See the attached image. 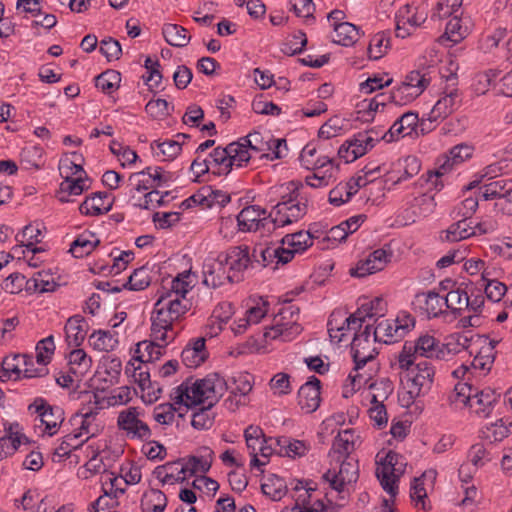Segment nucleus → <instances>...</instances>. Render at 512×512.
I'll use <instances>...</instances> for the list:
<instances>
[{
  "mask_svg": "<svg viewBox=\"0 0 512 512\" xmlns=\"http://www.w3.org/2000/svg\"><path fill=\"white\" fill-rule=\"evenodd\" d=\"M320 239V235L318 234V230L314 231H299L293 234H287L282 238V244L284 250H288L292 254V258L296 253H302L307 248L312 246L313 240Z\"/></svg>",
  "mask_w": 512,
  "mask_h": 512,
  "instance_id": "obj_35",
  "label": "nucleus"
},
{
  "mask_svg": "<svg viewBox=\"0 0 512 512\" xmlns=\"http://www.w3.org/2000/svg\"><path fill=\"white\" fill-rule=\"evenodd\" d=\"M294 507L304 512H331L330 508L324 505L321 499V493L304 482H299L295 486Z\"/></svg>",
  "mask_w": 512,
  "mask_h": 512,
  "instance_id": "obj_24",
  "label": "nucleus"
},
{
  "mask_svg": "<svg viewBox=\"0 0 512 512\" xmlns=\"http://www.w3.org/2000/svg\"><path fill=\"white\" fill-rule=\"evenodd\" d=\"M212 456L213 452L209 448H204L202 455L190 457L181 467L180 472L183 473V477L178 479L184 480L187 474L196 475L207 472L211 467Z\"/></svg>",
  "mask_w": 512,
  "mask_h": 512,
  "instance_id": "obj_42",
  "label": "nucleus"
},
{
  "mask_svg": "<svg viewBox=\"0 0 512 512\" xmlns=\"http://www.w3.org/2000/svg\"><path fill=\"white\" fill-rule=\"evenodd\" d=\"M113 205V200L105 192L92 193L87 196L79 206V212L85 216H99L108 213Z\"/></svg>",
  "mask_w": 512,
  "mask_h": 512,
  "instance_id": "obj_30",
  "label": "nucleus"
},
{
  "mask_svg": "<svg viewBox=\"0 0 512 512\" xmlns=\"http://www.w3.org/2000/svg\"><path fill=\"white\" fill-rule=\"evenodd\" d=\"M475 235H477L475 228H472L465 220H459L442 231L440 239L445 242H457Z\"/></svg>",
  "mask_w": 512,
  "mask_h": 512,
  "instance_id": "obj_49",
  "label": "nucleus"
},
{
  "mask_svg": "<svg viewBox=\"0 0 512 512\" xmlns=\"http://www.w3.org/2000/svg\"><path fill=\"white\" fill-rule=\"evenodd\" d=\"M418 122L417 113L412 111L406 112L393 123L390 129L382 136V139L389 143L411 136L416 130Z\"/></svg>",
  "mask_w": 512,
  "mask_h": 512,
  "instance_id": "obj_26",
  "label": "nucleus"
},
{
  "mask_svg": "<svg viewBox=\"0 0 512 512\" xmlns=\"http://www.w3.org/2000/svg\"><path fill=\"white\" fill-rule=\"evenodd\" d=\"M414 304L428 318L438 317L447 313L444 310V298L434 291L422 292L416 295Z\"/></svg>",
  "mask_w": 512,
  "mask_h": 512,
  "instance_id": "obj_34",
  "label": "nucleus"
},
{
  "mask_svg": "<svg viewBox=\"0 0 512 512\" xmlns=\"http://www.w3.org/2000/svg\"><path fill=\"white\" fill-rule=\"evenodd\" d=\"M91 188L89 177H76L72 179H63L60 183L57 197L60 202L68 203L72 201L73 196H79Z\"/></svg>",
  "mask_w": 512,
  "mask_h": 512,
  "instance_id": "obj_37",
  "label": "nucleus"
},
{
  "mask_svg": "<svg viewBox=\"0 0 512 512\" xmlns=\"http://www.w3.org/2000/svg\"><path fill=\"white\" fill-rule=\"evenodd\" d=\"M299 311L293 305H288L274 316L272 324L266 328L263 337L266 341L281 340L290 341L298 335L302 328L298 323Z\"/></svg>",
  "mask_w": 512,
  "mask_h": 512,
  "instance_id": "obj_8",
  "label": "nucleus"
},
{
  "mask_svg": "<svg viewBox=\"0 0 512 512\" xmlns=\"http://www.w3.org/2000/svg\"><path fill=\"white\" fill-rule=\"evenodd\" d=\"M70 371L77 377H82L91 369L92 359L83 349H74L68 355Z\"/></svg>",
  "mask_w": 512,
  "mask_h": 512,
  "instance_id": "obj_60",
  "label": "nucleus"
},
{
  "mask_svg": "<svg viewBox=\"0 0 512 512\" xmlns=\"http://www.w3.org/2000/svg\"><path fill=\"white\" fill-rule=\"evenodd\" d=\"M391 367L406 379L407 391L401 398L403 405L409 406L418 397L427 395L434 384L435 366L428 360L411 361L409 367L401 366L400 358L394 357Z\"/></svg>",
  "mask_w": 512,
  "mask_h": 512,
  "instance_id": "obj_3",
  "label": "nucleus"
},
{
  "mask_svg": "<svg viewBox=\"0 0 512 512\" xmlns=\"http://www.w3.org/2000/svg\"><path fill=\"white\" fill-rule=\"evenodd\" d=\"M332 39L342 46H351L359 39L358 28L351 23L336 24Z\"/></svg>",
  "mask_w": 512,
  "mask_h": 512,
  "instance_id": "obj_61",
  "label": "nucleus"
},
{
  "mask_svg": "<svg viewBox=\"0 0 512 512\" xmlns=\"http://www.w3.org/2000/svg\"><path fill=\"white\" fill-rule=\"evenodd\" d=\"M460 98L456 88L444 91L432 107L428 120L436 122L448 117L459 105Z\"/></svg>",
  "mask_w": 512,
  "mask_h": 512,
  "instance_id": "obj_28",
  "label": "nucleus"
},
{
  "mask_svg": "<svg viewBox=\"0 0 512 512\" xmlns=\"http://www.w3.org/2000/svg\"><path fill=\"white\" fill-rule=\"evenodd\" d=\"M191 200L201 204L204 207H212L214 205L222 207L230 201V196L221 190H213L207 187L203 188L199 193L193 195Z\"/></svg>",
  "mask_w": 512,
  "mask_h": 512,
  "instance_id": "obj_51",
  "label": "nucleus"
},
{
  "mask_svg": "<svg viewBox=\"0 0 512 512\" xmlns=\"http://www.w3.org/2000/svg\"><path fill=\"white\" fill-rule=\"evenodd\" d=\"M142 410L138 407H128L119 411L117 416V428L128 439L148 440L152 432L148 424L142 419Z\"/></svg>",
  "mask_w": 512,
  "mask_h": 512,
  "instance_id": "obj_14",
  "label": "nucleus"
},
{
  "mask_svg": "<svg viewBox=\"0 0 512 512\" xmlns=\"http://www.w3.org/2000/svg\"><path fill=\"white\" fill-rule=\"evenodd\" d=\"M81 156L77 153L63 156L59 161V172L63 179L88 177L81 163Z\"/></svg>",
  "mask_w": 512,
  "mask_h": 512,
  "instance_id": "obj_47",
  "label": "nucleus"
},
{
  "mask_svg": "<svg viewBox=\"0 0 512 512\" xmlns=\"http://www.w3.org/2000/svg\"><path fill=\"white\" fill-rule=\"evenodd\" d=\"M84 443L70 430L58 443L53 453V461L60 462Z\"/></svg>",
  "mask_w": 512,
  "mask_h": 512,
  "instance_id": "obj_64",
  "label": "nucleus"
},
{
  "mask_svg": "<svg viewBox=\"0 0 512 512\" xmlns=\"http://www.w3.org/2000/svg\"><path fill=\"white\" fill-rule=\"evenodd\" d=\"M446 20L444 34L441 37L442 41L446 40L452 44H457L470 33L471 22L468 16L463 14L462 16H453Z\"/></svg>",
  "mask_w": 512,
  "mask_h": 512,
  "instance_id": "obj_31",
  "label": "nucleus"
},
{
  "mask_svg": "<svg viewBox=\"0 0 512 512\" xmlns=\"http://www.w3.org/2000/svg\"><path fill=\"white\" fill-rule=\"evenodd\" d=\"M240 232H259L262 237L273 231V221L265 209L251 205L243 208L236 217Z\"/></svg>",
  "mask_w": 512,
  "mask_h": 512,
  "instance_id": "obj_15",
  "label": "nucleus"
},
{
  "mask_svg": "<svg viewBox=\"0 0 512 512\" xmlns=\"http://www.w3.org/2000/svg\"><path fill=\"white\" fill-rule=\"evenodd\" d=\"M427 13L418 7L405 5L396 15V35L406 38L425 22Z\"/></svg>",
  "mask_w": 512,
  "mask_h": 512,
  "instance_id": "obj_23",
  "label": "nucleus"
},
{
  "mask_svg": "<svg viewBox=\"0 0 512 512\" xmlns=\"http://www.w3.org/2000/svg\"><path fill=\"white\" fill-rule=\"evenodd\" d=\"M386 311V303L380 298L376 297L370 300H364L360 307L357 309L356 316L360 318V321L365 325L366 319L373 317H382Z\"/></svg>",
  "mask_w": 512,
  "mask_h": 512,
  "instance_id": "obj_55",
  "label": "nucleus"
},
{
  "mask_svg": "<svg viewBox=\"0 0 512 512\" xmlns=\"http://www.w3.org/2000/svg\"><path fill=\"white\" fill-rule=\"evenodd\" d=\"M90 347L99 352H110L116 349L119 344L116 333L108 330H96L89 335Z\"/></svg>",
  "mask_w": 512,
  "mask_h": 512,
  "instance_id": "obj_46",
  "label": "nucleus"
},
{
  "mask_svg": "<svg viewBox=\"0 0 512 512\" xmlns=\"http://www.w3.org/2000/svg\"><path fill=\"white\" fill-rule=\"evenodd\" d=\"M203 284L210 288H219L234 280L220 255L217 257H208L202 268Z\"/></svg>",
  "mask_w": 512,
  "mask_h": 512,
  "instance_id": "obj_22",
  "label": "nucleus"
},
{
  "mask_svg": "<svg viewBox=\"0 0 512 512\" xmlns=\"http://www.w3.org/2000/svg\"><path fill=\"white\" fill-rule=\"evenodd\" d=\"M244 145L252 152V155H259L260 158L268 160L280 159L287 152L286 142L283 139H274L270 135H262L260 132H252L240 138Z\"/></svg>",
  "mask_w": 512,
  "mask_h": 512,
  "instance_id": "obj_11",
  "label": "nucleus"
},
{
  "mask_svg": "<svg viewBox=\"0 0 512 512\" xmlns=\"http://www.w3.org/2000/svg\"><path fill=\"white\" fill-rule=\"evenodd\" d=\"M208 160L214 174L227 175L233 168L227 146L224 148H215L211 152Z\"/></svg>",
  "mask_w": 512,
  "mask_h": 512,
  "instance_id": "obj_56",
  "label": "nucleus"
},
{
  "mask_svg": "<svg viewBox=\"0 0 512 512\" xmlns=\"http://www.w3.org/2000/svg\"><path fill=\"white\" fill-rule=\"evenodd\" d=\"M42 229L38 224L26 225L21 232L16 235V240L20 246H15L12 251L14 254H18L21 247H25L28 252L37 253L41 249L36 247V244L42 240Z\"/></svg>",
  "mask_w": 512,
  "mask_h": 512,
  "instance_id": "obj_39",
  "label": "nucleus"
},
{
  "mask_svg": "<svg viewBox=\"0 0 512 512\" xmlns=\"http://www.w3.org/2000/svg\"><path fill=\"white\" fill-rule=\"evenodd\" d=\"M355 367L349 374L343 386V396L348 398L361 388H366L373 380L380 376V366L376 358L363 362L354 361Z\"/></svg>",
  "mask_w": 512,
  "mask_h": 512,
  "instance_id": "obj_16",
  "label": "nucleus"
},
{
  "mask_svg": "<svg viewBox=\"0 0 512 512\" xmlns=\"http://www.w3.org/2000/svg\"><path fill=\"white\" fill-rule=\"evenodd\" d=\"M71 431L85 443L98 436L105 427L104 420L98 408H82L69 419Z\"/></svg>",
  "mask_w": 512,
  "mask_h": 512,
  "instance_id": "obj_9",
  "label": "nucleus"
},
{
  "mask_svg": "<svg viewBox=\"0 0 512 512\" xmlns=\"http://www.w3.org/2000/svg\"><path fill=\"white\" fill-rule=\"evenodd\" d=\"M306 212L307 204L303 198H299L294 193L289 197L283 196L270 213L273 230L276 227H285L299 221Z\"/></svg>",
  "mask_w": 512,
  "mask_h": 512,
  "instance_id": "obj_12",
  "label": "nucleus"
},
{
  "mask_svg": "<svg viewBox=\"0 0 512 512\" xmlns=\"http://www.w3.org/2000/svg\"><path fill=\"white\" fill-rule=\"evenodd\" d=\"M443 298L444 307L454 316H462L473 304L465 289L461 287L451 289Z\"/></svg>",
  "mask_w": 512,
  "mask_h": 512,
  "instance_id": "obj_40",
  "label": "nucleus"
},
{
  "mask_svg": "<svg viewBox=\"0 0 512 512\" xmlns=\"http://www.w3.org/2000/svg\"><path fill=\"white\" fill-rule=\"evenodd\" d=\"M279 447L278 453L290 458L302 457L310 450V445L301 440L282 437L275 440Z\"/></svg>",
  "mask_w": 512,
  "mask_h": 512,
  "instance_id": "obj_50",
  "label": "nucleus"
},
{
  "mask_svg": "<svg viewBox=\"0 0 512 512\" xmlns=\"http://www.w3.org/2000/svg\"><path fill=\"white\" fill-rule=\"evenodd\" d=\"M361 443L362 438L359 433L353 429H344L338 433L333 449L335 453L349 457L348 455L357 449Z\"/></svg>",
  "mask_w": 512,
  "mask_h": 512,
  "instance_id": "obj_44",
  "label": "nucleus"
},
{
  "mask_svg": "<svg viewBox=\"0 0 512 512\" xmlns=\"http://www.w3.org/2000/svg\"><path fill=\"white\" fill-rule=\"evenodd\" d=\"M320 381L312 377L298 392V403L306 413L314 412L320 405Z\"/></svg>",
  "mask_w": 512,
  "mask_h": 512,
  "instance_id": "obj_32",
  "label": "nucleus"
},
{
  "mask_svg": "<svg viewBox=\"0 0 512 512\" xmlns=\"http://www.w3.org/2000/svg\"><path fill=\"white\" fill-rule=\"evenodd\" d=\"M219 255L228 271L230 272L233 280L240 272L244 271L250 263L249 251L247 247H233L227 252L220 253Z\"/></svg>",
  "mask_w": 512,
  "mask_h": 512,
  "instance_id": "obj_29",
  "label": "nucleus"
},
{
  "mask_svg": "<svg viewBox=\"0 0 512 512\" xmlns=\"http://www.w3.org/2000/svg\"><path fill=\"white\" fill-rule=\"evenodd\" d=\"M462 2L463 0H439L433 9L431 19L442 21L453 16H462L464 14Z\"/></svg>",
  "mask_w": 512,
  "mask_h": 512,
  "instance_id": "obj_54",
  "label": "nucleus"
},
{
  "mask_svg": "<svg viewBox=\"0 0 512 512\" xmlns=\"http://www.w3.org/2000/svg\"><path fill=\"white\" fill-rule=\"evenodd\" d=\"M430 84V78L420 71L409 72L390 93V100L400 106L407 105L418 98Z\"/></svg>",
  "mask_w": 512,
  "mask_h": 512,
  "instance_id": "obj_10",
  "label": "nucleus"
},
{
  "mask_svg": "<svg viewBox=\"0 0 512 512\" xmlns=\"http://www.w3.org/2000/svg\"><path fill=\"white\" fill-rule=\"evenodd\" d=\"M255 261L266 267L271 265L273 269L278 268L279 265H285L292 260V254L284 247H267L257 249L253 252Z\"/></svg>",
  "mask_w": 512,
  "mask_h": 512,
  "instance_id": "obj_33",
  "label": "nucleus"
},
{
  "mask_svg": "<svg viewBox=\"0 0 512 512\" xmlns=\"http://www.w3.org/2000/svg\"><path fill=\"white\" fill-rule=\"evenodd\" d=\"M270 310L268 300L264 298L250 299L246 304L243 315L237 318L231 325L235 335H242L251 327L259 324L267 317Z\"/></svg>",
  "mask_w": 512,
  "mask_h": 512,
  "instance_id": "obj_19",
  "label": "nucleus"
},
{
  "mask_svg": "<svg viewBox=\"0 0 512 512\" xmlns=\"http://www.w3.org/2000/svg\"><path fill=\"white\" fill-rule=\"evenodd\" d=\"M99 243L95 234L84 232L72 242L69 251L75 258H82L89 255Z\"/></svg>",
  "mask_w": 512,
  "mask_h": 512,
  "instance_id": "obj_52",
  "label": "nucleus"
},
{
  "mask_svg": "<svg viewBox=\"0 0 512 512\" xmlns=\"http://www.w3.org/2000/svg\"><path fill=\"white\" fill-rule=\"evenodd\" d=\"M363 328L360 318L355 313L347 315L345 312L334 311L328 321V333L331 342L339 345L348 341L350 336Z\"/></svg>",
  "mask_w": 512,
  "mask_h": 512,
  "instance_id": "obj_18",
  "label": "nucleus"
},
{
  "mask_svg": "<svg viewBox=\"0 0 512 512\" xmlns=\"http://www.w3.org/2000/svg\"><path fill=\"white\" fill-rule=\"evenodd\" d=\"M29 410L37 414L39 423L36 424V430L42 436L55 435L64 421L63 410L50 406L43 399H36L29 406Z\"/></svg>",
  "mask_w": 512,
  "mask_h": 512,
  "instance_id": "obj_17",
  "label": "nucleus"
},
{
  "mask_svg": "<svg viewBox=\"0 0 512 512\" xmlns=\"http://www.w3.org/2000/svg\"><path fill=\"white\" fill-rule=\"evenodd\" d=\"M194 281L195 276L191 271H184L163 285L151 314L152 338L163 342L175 339L173 325L189 310L190 303L186 295L192 289Z\"/></svg>",
  "mask_w": 512,
  "mask_h": 512,
  "instance_id": "obj_1",
  "label": "nucleus"
},
{
  "mask_svg": "<svg viewBox=\"0 0 512 512\" xmlns=\"http://www.w3.org/2000/svg\"><path fill=\"white\" fill-rule=\"evenodd\" d=\"M375 334L369 323L363 325V328L355 333L351 342V352L354 361L363 362L371 358H376L378 354L376 350Z\"/></svg>",
  "mask_w": 512,
  "mask_h": 512,
  "instance_id": "obj_20",
  "label": "nucleus"
},
{
  "mask_svg": "<svg viewBox=\"0 0 512 512\" xmlns=\"http://www.w3.org/2000/svg\"><path fill=\"white\" fill-rule=\"evenodd\" d=\"M26 442L18 424H9L5 427V435L0 438V461L12 456L19 446Z\"/></svg>",
  "mask_w": 512,
  "mask_h": 512,
  "instance_id": "obj_36",
  "label": "nucleus"
},
{
  "mask_svg": "<svg viewBox=\"0 0 512 512\" xmlns=\"http://www.w3.org/2000/svg\"><path fill=\"white\" fill-rule=\"evenodd\" d=\"M376 477L387 494H398V481L404 474L406 463L402 456L392 450H381L376 454Z\"/></svg>",
  "mask_w": 512,
  "mask_h": 512,
  "instance_id": "obj_5",
  "label": "nucleus"
},
{
  "mask_svg": "<svg viewBox=\"0 0 512 512\" xmlns=\"http://www.w3.org/2000/svg\"><path fill=\"white\" fill-rule=\"evenodd\" d=\"M391 259V253L380 248L369 253L367 256L359 259L354 266L349 269L352 277L363 278L371 274L382 271Z\"/></svg>",
  "mask_w": 512,
  "mask_h": 512,
  "instance_id": "obj_21",
  "label": "nucleus"
},
{
  "mask_svg": "<svg viewBox=\"0 0 512 512\" xmlns=\"http://www.w3.org/2000/svg\"><path fill=\"white\" fill-rule=\"evenodd\" d=\"M339 468L329 469L323 478L329 483L331 491L328 493L332 496L335 492L340 500H345L349 495L350 488L358 479L357 461L351 457H345L343 460L338 459Z\"/></svg>",
  "mask_w": 512,
  "mask_h": 512,
  "instance_id": "obj_7",
  "label": "nucleus"
},
{
  "mask_svg": "<svg viewBox=\"0 0 512 512\" xmlns=\"http://www.w3.org/2000/svg\"><path fill=\"white\" fill-rule=\"evenodd\" d=\"M57 286L58 284L54 276L48 271H39L28 280L29 292H53Z\"/></svg>",
  "mask_w": 512,
  "mask_h": 512,
  "instance_id": "obj_58",
  "label": "nucleus"
},
{
  "mask_svg": "<svg viewBox=\"0 0 512 512\" xmlns=\"http://www.w3.org/2000/svg\"><path fill=\"white\" fill-rule=\"evenodd\" d=\"M498 399V394L490 388L479 390L471 384L462 382L456 384L451 395V401L457 407H467L479 417H488Z\"/></svg>",
  "mask_w": 512,
  "mask_h": 512,
  "instance_id": "obj_4",
  "label": "nucleus"
},
{
  "mask_svg": "<svg viewBox=\"0 0 512 512\" xmlns=\"http://www.w3.org/2000/svg\"><path fill=\"white\" fill-rule=\"evenodd\" d=\"M182 362L189 368L200 366L207 358L205 338L200 337L190 342L182 351Z\"/></svg>",
  "mask_w": 512,
  "mask_h": 512,
  "instance_id": "obj_41",
  "label": "nucleus"
},
{
  "mask_svg": "<svg viewBox=\"0 0 512 512\" xmlns=\"http://www.w3.org/2000/svg\"><path fill=\"white\" fill-rule=\"evenodd\" d=\"M511 433L512 423L503 418L487 423L481 429L482 437L491 443L502 441Z\"/></svg>",
  "mask_w": 512,
  "mask_h": 512,
  "instance_id": "obj_45",
  "label": "nucleus"
},
{
  "mask_svg": "<svg viewBox=\"0 0 512 512\" xmlns=\"http://www.w3.org/2000/svg\"><path fill=\"white\" fill-rule=\"evenodd\" d=\"M247 449L251 456V466L260 468L268 462L273 453V443L276 439H267L259 426L250 425L244 431Z\"/></svg>",
  "mask_w": 512,
  "mask_h": 512,
  "instance_id": "obj_13",
  "label": "nucleus"
},
{
  "mask_svg": "<svg viewBox=\"0 0 512 512\" xmlns=\"http://www.w3.org/2000/svg\"><path fill=\"white\" fill-rule=\"evenodd\" d=\"M86 335L85 321L80 315L70 317L65 325V336L69 345L79 346Z\"/></svg>",
  "mask_w": 512,
  "mask_h": 512,
  "instance_id": "obj_53",
  "label": "nucleus"
},
{
  "mask_svg": "<svg viewBox=\"0 0 512 512\" xmlns=\"http://www.w3.org/2000/svg\"><path fill=\"white\" fill-rule=\"evenodd\" d=\"M436 207V202L432 195L423 194L414 199L413 204L406 211V224L415 223L431 215Z\"/></svg>",
  "mask_w": 512,
  "mask_h": 512,
  "instance_id": "obj_38",
  "label": "nucleus"
},
{
  "mask_svg": "<svg viewBox=\"0 0 512 512\" xmlns=\"http://www.w3.org/2000/svg\"><path fill=\"white\" fill-rule=\"evenodd\" d=\"M395 357L400 358L401 366L409 367L411 361H416L417 357L427 359H445L442 343L433 335L423 333L413 342L405 343L401 351Z\"/></svg>",
  "mask_w": 512,
  "mask_h": 512,
  "instance_id": "obj_6",
  "label": "nucleus"
},
{
  "mask_svg": "<svg viewBox=\"0 0 512 512\" xmlns=\"http://www.w3.org/2000/svg\"><path fill=\"white\" fill-rule=\"evenodd\" d=\"M166 506V495L157 489L148 490L141 498L142 512H163Z\"/></svg>",
  "mask_w": 512,
  "mask_h": 512,
  "instance_id": "obj_59",
  "label": "nucleus"
},
{
  "mask_svg": "<svg viewBox=\"0 0 512 512\" xmlns=\"http://www.w3.org/2000/svg\"><path fill=\"white\" fill-rule=\"evenodd\" d=\"M173 340L163 342L158 339L144 340L136 344L134 355L131 360L144 364L159 360L164 353V348Z\"/></svg>",
  "mask_w": 512,
  "mask_h": 512,
  "instance_id": "obj_25",
  "label": "nucleus"
},
{
  "mask_svg": "<svg viewBox=\"0 0 512 512\" xmlns=\"http://www.w3.org/2000/svg\"><path fill=\"white\" fill-rule=\"evenodd\" d=\"M162 34L166 42L174 47H184L191 39L188 31L184 27L176 24H165L162 29Z\"/></svg>",
  "mask_w": 512,
  "mask_h": 512,
  "instance_id": "obj_62",
  "label": "nucleus"
},
{
  "mask_svg": "<svg viewBox=\"0 0 512 512\" xmlns=\"http://www.w3.org/2000/svg\"><path fill=\"white\" fill-rule=\"evenodd\" d=\"M180 415L185 412L181 405H177L174 401L159 404L153 410V419L160 425H171L175 420V413Z\"/></svg>",
  "mask_w": 512,
  "mask_h": 512,
  "instance_id": "obj_63",
  "label": "nucleus"
},
{
  "mask_svg": "<svg viewBox=\"0 0 512 512\" xmlns=\"http://www.w3.org/2000/svg\"><path fill=\"white\" fill-rule=\"evenodd\" d=\"M226 390L224 378L218 374H210L203 379H186L171 390L169 397L186 412L198 406L211 408Z\"/></svg>",
  "mask_w": 512,
  "mask_h": 512,
  "instance_id": "obj_2",
  "label": "nucleus"
},
{
  "mask_svg": "<svg viewBox=\"0 0 512 512\" xmlns=\"http://www.w3.org/2000/svg\"><path fill=\"white\" fill-rule=\"evenodd\" d=\"M339 174L338 165H328V168L319 171H313L306 176L305 183L311 188H324L334 183Z\"/></svg>",
  "mask_w": 512,
  "mask_h": 512,
  "instance_id": "obj_48",
  "label": "nucleus"
},
{
  "mask_svg": "<svg viewBox=\"0 0 512 512\" xmlns=\"http://www.w3.org/2000/svg\"><path fill=\"white\" fill-rule=\"evenodd\" d=\"M187 136L185 134H178L175 140L159 141L156 140L151 144V148L159 150L157 155L161 154L164 160H173L182 150V144Z\"/></svg>",
  "mask_w": 512,
  "mask_h": 512,
  "instance_id": "obj_57",
  "label": "nucleus"
},
{
  "mask_svg": "<svg viewBox=\"0 0 512 512\" xmlns=\"http://www.w3.org/2000/svg\"><path fill=\"white\" fill-rule=\"evenodd\" d=\"M367 396L370 403H384L394 390L393 382L386 376L380 375L367 387Z\"/></svg>",
  "mask_w": 512,
  "mask_h": 512,
  "instance_id": "obj_43",
  "label": "nucleus"
},
{
  "mask_svg": "<svg viewBox=\"0 0 512 512\" xmlns=\"http://www.w3.org/2000/svg\"><path fill=\"white\" fill-rule=\"evenodd\" d=\"M473 151V147L468 144L462 143L454 146L448 154L441 158L438 168L434 172V175L436 177L444 176L450 172L454 166L459 165L471 158Z\"/></svg>",
  "mask_w": 512,
  "mask_h": 512,
  "instance_id": "obj_27",
  "label": "nucleus"
}]
</instances>
